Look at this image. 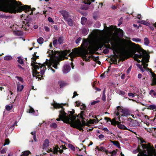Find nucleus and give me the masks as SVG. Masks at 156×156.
<instances>
[{"label": "nucleus", "mask_w": 156, "mask_h": 156, "mask_svg": "<svg viewBox=\"0 0 156 156\" xmlns=\"http://www.w3.org/2000/svg\"><path fill=\"white\" fill-rule=\"evenodd\" d=\"M151 73L152 77V82L151 84V86H154L156 85V75L154 73L152 72L151 69L150 71Z\"/></svg>", "instance_id": "f8f14e48"}, {"label": "nucleus", "mask_w": 156, "mask_h": 156, "mask_svg": "<svg viewBox=\"0 0 156 156\" xmlns=\"http://www.w3.org/2000/svg\"><path fill=\"white\" fill-rule=\"evenodd\" d=\"M70 66L69 65H64L63 69V73H66L69 72L70 70Z\"/></svg>", "instance_id": "ddd939ff"}, {"label": "nucleus", "mask_w": 156, "mask_h": 156, "mask_svg": "<svg viewBox=\"0 0 156 156\" xmlns=\"http://www.w3.org/2000/svg\"><path fill=\"white\" fill-rule=\"evenodd\" d=\"M115 118H116L111 120V121L110 122H111V124L114 126H115L116 125H117L119 123V122L115 120Z\"/></svg>", "instance_id": "4be33fe9"}, {"label": "nucleus", "mask_w": 156, "mask_h": 156, "mask_svg": "<svg viewBox=\"0 0 156 156\" xmlns=\"http://www.w3.org/2000/svg\"><path fill=\"white\" fill-rule=\"evenodd\" d=\"M93 121H94L93 123H97L98 122V119H94L93 120Z\"/></svg>", "instance_id": "0e129e2a"}, {"label": "nucleus", "mask_w": 156, "mask_h": 156, "mask_svg": "<svg viewBox=\"0 0 156 156\" xmlns=\"http://www.w3.org/2000/svg\"><path fill=\"white\" fill-rule=\"evenodd\" d=\"M95 0H85L83 2L87 4L90 5L91 4V2H94Z\"/></svg>", "instance_id": "cd10ccee"}, {"label": "nucleus", "mask_w": 156, "mask_h": 156, "mask_svg": "<svg viewBox=\"0 0 156 156\" xmlns=\"http://www.w3.org/2000/svg\"><path fill=\"white\" fill-rule=\"evenodd\" d=\"M22 4L19 1H14L13 0H7L5 12L10 13H16L20 12L23 10L28 14H33L31 7L30 6L24 5L22 6Z\"/></svg>", "instance_id": "20e7f679"}, {"label": "nucleus", "mask_w": 156, "mask_h": 156, "mask_svg": "<svg viewBox=\"0 0 156 156\" xmlns=\"http://www.w3.org/2000/svg\"><path fill=\"white\" fill-rule=\"evenodd\" d=\"M99 101H93L91 103V104L92 105H95L96 103H98Z\"/></svg>", "instance_id": "603ef678"}, {"label": "nucleus", "mask_w": 156, "mask_h": 156, "mask_svg": "<svg viewBox=\"0 0 156 156\" xmlns=\"http://www.w3.org/2000/svg\"><path fill=\"white\" fill-rule=\"evenodd\" d=\"M30 152L28 151H25L22 153L21 156H28L30 153Z\"/></svg>", "instance_id": "b1692460"}, {"label": "nucleus", "mask_w": 156, "mask_h": 156, "mask_svg": "<svg viewBox=\"0 0 156 156\" xmlns=\"http://www.w3.org/2000/svg\"><path fill=\"white\" fill-rule=\"evenodd\" d=\"M81 31H82V33L84 35H87V34L88 32L87 30L85 29H82L81 30Z\"/></svg>", "instance_id": "473e14b6"}, {"label": "nucleus", "mask_w": 156, "mask_h": 156, "mask_svg": "<svg viewBox=\"0 0 156 156\" xmlns=\"http://www.w3.org/2000/svg\"><path fill=\"white\" fill-rule=\"evenodd\" d=\"M144 44L146 45L147 46L149 45L150 43V41L147 37H145L144 38Z\"/></svg>", "instance_id": "393cba45"}, {"label": "nucleus", "mask_w": 156, "mask_h": 156, "mask_svg": "<svg viewBox=\"0 0 156 156\" xmlns=\"http://www.w3.org/2000/svg\"><path fill=\"white\" fill-rule=\"evenodd\" d=\"M132 40L134 41L137 42H140L141 41V40L139 38H133L132 39Z\"/></svg>", "instance_id": "e433bc0d"}, {"label": "nucleus", "mask_w": 156, "mask_h": 156, "mask_svg": "<svg viewBox=\"0 0 156 156\" xmlns=\"http://www.w3.org/2000/svg\"><path fill=\"white\" fill-rule=\"evenodd\" d=\"M31 134L33 135V138L34 139V140L35 141H37V139L36 138V132L35 131L34 132H31Z\"/></svg>", "instance_id": "2f4dec72"}, {"label": "nucleus", "mask_w": 156, "mask_h": 156, "mask_svg": "<svg viewBox=\"0 0 156 156\" xmlns=\"http://www.w3.org/2000/svg\"><path fill=\"white\" fill-rule=\"evenodd\" d=\"M87 19L84 17H83L81 19V23L82 25H84L87 21Z\"/></svg>", "instance_id": "a878e982"}, {"label": "nucleus", "mask_w": 156, "mask_h": 156, "mask_svg": "<svg viewBox=\"0 0 156 156\" xmlns=\"http://www.w3.org/2000/svg\"><path fill=\"white\" fill-rule=\"evenodd\" d=\"M9 143V139H7L5 140V142L3 144V146H4L6 145H8Z\"/></svg>", "instance_id": "49530a36"}, {"label": "nucleus", "mask_w": 156, "mask_h": 156, "mask_svg": "<svg viewBox=\"0 0 156 156\" xmlns=\"http://www.w3.org/2000/svg\"><path fill=\"white\" fill-rule=\"evenodd\" d=\"M7 151L6 148H3L1 151V153L2 154H4L6 153Z\"/></svg>", "instance_id": "a18cd8bd"}, {"label": "nucleus", "mask_w": 156, "mask_h": 156, "mask_svg": "<svg viewBox=\"0 0 156 156\" xmlns=\"http://www.w3.org/2000/svg\"><path fill=\"white\" fill-rule=\"evenodd\" d=\"M37 41L39 44H42L44 42V39L42 37H40L37 40Z\"/></svg>", "instance_id": "c85d7f7f"}, {"label": "nucleus", "mask_w": 156, "mask_h": 156, "mask_svg": "<svg viewBox=\"0 0 156 156\" xmlns=\"http://www.w3.org/2000/svg\"><path fill=\"white\" fill-rule=\"evenodd\" d=\"M58 43L59 44H61L63 43V38L62 37H59L58 40Z\"/></svg>", "instance_id": "7c9ffc66"}, {"label": "nucleus", "mask_w": 156, "mask_h": 156, "mask_svg": "<svg viewBox=\"0 0 156 156\" xmlns=\"http://www.w3.org/2000/svg\"><path fill=\"white\" fill-rule=\"evenodd\" d=\"M12 108L13 107L12 105L11 106L9 105H7L5 106V108L6 109V110L8 111H9L12 110Z\"/></svg>", "instance_id": "72a5a7b5"}, {"label": "nucleus", "mask_w": 156, "mask_h": 156, "mask_svg": "<svg viewBox=\"0 0 156 156\" xmlns=\"http://www.w3.org/2000/svg\"><path fill=\"white\" fill-rule=\"evenodd\" d=\"M81 46L82 50L84 51V53L82 55V58L86 61H89L90 56H87L88 54V51L92 53L94 51L95 47L94 45L88 40L86 39H83Z\"/></svg>", "instance_id": "39448f33"}, {"label": "nucleus", "mask_w": 156, "mask_h": 156, "mask_svg": "<svg viewBox=\"0 0 156 156\" xmlns=\"http://www.w3.org/2000/svg\"><path fill=\"white\" fill-rule=\"evenodd\" d=\"M138 22L141 24H143L146 26H149L150 25V24L149 23L143 20L138 21Z\"/></svg>", "instance_id": "5701e85b"}, {"label": "nucleus", "mask_w": 156, "mask_h": 156, "mask_svg": "<svg viewBox=\"0 0 156 156\" xmlns=\"http://www.w3.org/2000/svg\"><path fill=\"white\" fill-rule=\"evenodd\" d=\"M13 34L15 35L19 36L22 35V33L21 31L16 30L13 31Z\"/></svg>", "instance_id": "412c9836"}, {"label": "nucleus", "mask_w": 156, "mask_h": 156, "mask_svg": "<svg viewBox=\"0 0 156 156\" xmlns=\"http://www.w3.org/2000/svg\"><path fill=\"white\" fill-rule=\"evenodd\" d=\"M107 73L108 72H105L103 73L101 75V76L104 77L107 75Z\"/></svg>", "instance_id": "13d9d810"}, {"label": "nucleus", "mask_w": 156, "mask_h": 156, "mask_svg": "<svg viewBox=\"0 0 156 156\" xmlns=\"http://www.w3.org/2000/svg\"><path fill=\"white\" fill-rule=\"evenodd\" d=\"M108 153L111 154V156H115L116 154L117 151L115 150H114L112 152H109Z\"/></svg>", "instance_id": "f704fd0d"}, {"label": "nucleus", "mask_w": 156, "mask_h": 156, "mask_svg": "<svg viewBox=\"0 0 156 156\" xmlns=\"http://www.w3.org/2000/svg\"><path fill=\"white\" fill-rule=\"evenodd\" d=\"M44 30L46 31H49L50 30L49 28L47 27H44Z\"/></svg>", "instance_id": "4d7b16f0"}, {"label": "nucleus", "mask_w": 156, "mask_h": 156, "mask_svg": "<svg viewBox=\"0 0 156 156\" xmlns=\"http://www.w3.org/2000/svg\"><path fill=\"white\" fill-rule=\"evenodd\" d=\"M118 93L119 94L122 95H124L126 94L125 92L124 91L119 90L118 91Z\"/></svg>", "instance_id": "c03bdc74"}, {"label": "nucleus", "mask_w": 156, "mask_h": 156, "mask_svg": "<svg viewBox=\"0 0 156 156\" xmlns=\"http://www.w3.org/2000/svg\"><path fill=\"white\" fill-rule=\"evenodd\" d=\"M143 150L139 148L133 151V153L136 154L139 152L137 156H154L156 154L153 153V148L149 144H142L141 145Z\"/></svg>", "instance_id": "423d86ee"}, {"label": "nucleus", "mask_w": 156, "mask_h": 156, "mask_svg": "<svg viewBox=\"0 0 156 156\" xmlns=\"http://www.w3.org/2000/svg\"><path fill=\"white\" fill-rule=\"evenodd\" d=\"M81 8L82 9L84 10H86L88 8L87 6L83 7V6H82L81 7Z\"/></svg>", "instance_id": "052dcab7"}, {"label": "nucleus", "mask_w": 156, "mask_h": 156, "mask_svg": "<svg viewBox=\"0 0 156 156\" xmlns=\"http://www.w3.org/2000/svg\"><path fill=\"white\" fill-rule=\"evenodd\" d=\"M29 112L30 113H32L33 115H37L34 114L35 111H34V109L31 107L30 108L29 111Z\"/></svg>", "instance_id": "4c0bfd02"}, {"label": "nucleus", "mask_w": 156, "mask_h": 156, "mask_svg": "<svg viewBox=\"0 0 156 156\" xmlns=\"http://www.w3.org/2000/svg\"><path fill=\"white\" fill-rule=\"evenodd\" d=\"M48 20L50 22L52 23H53L54 22V21H53V20L51 17H48Z\"/></svg>", "instance_id": "8fccbe9b"}, {"label": "nucleus", "mask_w": 156, "mask_h": 156, "mask_svg": "<svg viewBox=\"0 0 156 156\" xmlns=\"http://www.w3.org/2000/svg\"><path fill=\"white\" fill-rule=\"evenodd\" d=\"M114 113L117 116L118 119H120V115L122 116H127L130 115V113L127 109L122 108L119 106L117 107Z\"/></svg>", "instance_id": "6e6552de"}, {"label": "nucleus", "mask_w": 156, "mask_h": 156, "mask_svg": "<svg viewBox=\"0 0 156 156\" xmlns=\"http://www.w3.org/2000/svg\"><path fill=\"white\" fill-rule=\"evenodd\" d=\"M81 40V37H79L77 39H76L75 41L76 43V44H78L80 42V41Z\"/></svg>", "instance_id": "09e8293b"}, {"label": "nucleus", "mask_w": 156, "mask_h": 156, "mask_svg": "<svg viewBox=\"0 0 156 156\" xmlns=\"http://www.w3.org/2000/svg\"><path fill=\"white\" fill-rule=\"evenodd\" d=\"M73 94V95L72 97V98H74L76 95H78V94H77V93L75 91L74 92Z\"/></svg>", "instance_id": "e2e57ef3"}, {"label": "nucleus", "mask_w": 156, "mask_h": 156, "mask_svg": "<svg viewBox=\"0 0 156 156\" xmlns=\"http://www.w3.org/2000/svg\"><path fill=\"white\" fill-rule=\"evenodd\" d=\"M111 143L119 148H120L119 143L117 141H111Z\"/></svg>", "instance_id": "6ab92c4d"}, {"label": "nucleus", "mask_w": 156, "mask_h": 156, "mask_svg": "<svg viewBox=\"0 0 156 156\" xmlns=\"http://www.w3.org/2000/svg\"><path fill=\"white\" fill-rule=\"evenodd\" d=\"M50 126L53 128H56L57 127V125L56 123H53L50 125Z\"/></svg>", "instance_id": "37998d69"}, {"label": "nucleus", "mask_w": 156, "mask_h": 156, "mask_svg": "<svg viewBox=\"0 0 156 156\" xmlns=\"http://www.w3.org/2000/svg\"><path fill=\"white\" fill-rule=\"evenodd\" d=\"M111 44L112 45V47H111L110 45L108 44L106 45L107 49H109L112 50L114 54L115 53H118V48L117 44L113 42H111Z\"/></svg>", "instance_id": "9d476101"}, {"label": "nucleus", "mask_w": 156, "mask_h": 156, "mask_svg": "<svg viewBox=\"0 0 156 156\" xmlns=\"http://www.w3.org/2000/svg\"><path fill=\"white\" fill-rule=\"evenodd\" d=\"M139 123L136 120H134L133 119L129 123V126L131 127H135L139 126Z\"/></svg>", "instance_id": "4468645a"}, {"label": "nucleus", "mask_w": 156, "mask_h": 156, "mask_svg": "<svg viewBox=\"0 0 156 156\" xmlns=\"http://www.w3.org/2000/svg\"><path fill=\"white\" fill-rule=\"evenodd\" d=\"M117 126L118 127L121 129L127 130H129V131L132 132V130H130V129L127 128V127L121 124L119 122V123L118 124Z\"/></svg>", "instance_id": "2eb2a0df"}, {"label": "nucleus", "mask_w": 156, "mask_h": 156, "mask_svg": "<svg viewBox=\"0 0 156 156\" xmlns=\"http://www.w3.org/2000/svg\"><path fill=\"white\" fill-rule=\"evenodd\" d=\"M58 84L60 88H62L65 87V86H66L68 84L67 83L62 80L59 81H58Z\"/></svg>", "instance_id": "dca6fc26"}, {"label": "nucleus", "mask_w": 156, "mask_h": 156, "mask_svg": "<svg viewBox=\"0 0 156 156\" xmlns=\"http://www.w3.org/2000/svg\"><path fill=\"white\" fill-rule=\"evenodd\" d=\"M104 137V136L102 134H100V135L98 137L100 139H102Z\"/></svg>", "instance_id": "bf43d9fd"}, {"label": "nucleus", "mask_w": 156, "mask_h": 156, "mask_svg": "<svg viewBox=\"0 0 156 156\" xmlns=\"http://www.w3.org/2000/svg\"><path fill=\"white\" fill-rule=\"evenodd\" d=\"M142 77V75L141 74L139 73L138 75V78L139 79H140Z\"/></svg>", "instance_id": "69168bd1"}, {"label": "nucleus", "mask_w": 156, "mask_h": 156, "mask_svg": "<svg viewBox=\"0 0 156 156\" xmlns=\"http://www.w3.org/2000/svg\"><path fill=\"white\" fill-rule=\"evenodd\" d=\"M79 52L78 50H76L72 52L69 54L70 56V58H71V60L73 59V58L75 57L76 56Z\"/></svg>", "instance_id": "a211bd4d"}, {"label": "nucleus", "mask_w": 156, "mask_h": 156, "mask_svg": "<svg viewBox=\"0 0 156 156\" xmlns=\"http://www.w3.org/2000/svg\"><path fill=\"white\" fill-rule=\"evenodd\" d=\"M49 146V140L48 139H46L44 140L43 145V149L45 150L48 152H52L54 154H57L58 151L60 154H61L63 152V150H65L67 149L65 146L62 145L60 147V148L58 146H56L55 147H53L52 148H48Z\"/></svg>", "instance_id": "0eeeda50"}, {"label": "nucleus", "mask_w": 156, "mask_h": 156, "mask_svg": "<svg viewBox=\"0 0 156 156\" xmlns=\"http://www.w3.org/2000/svg\"><path fill=\"white\" fill-rule=\"evenodd\" d=\"M17 58L18 59L17 61L21 65L23 64L24 62L23 59L21 58L20 57H17Z\"/></svg>", "instance_id": "c756f323"}, {"label": "nucleus", "mask_w": 156, "mask_h": 156, "mask_svg": "<svg viewBox=\"0 0 156 156\" xmlns=\"http://www.w3.org/2000/svg\"><path fill=\"white\" fill-rule=\"evenodd\" d=\"M36 52L34 53L33 55L34 57L32 58L33 60L31 62V65L34 68L33 71V75L34 76L37 77L39 76V72H38L37 69H39V66L40 67V73L41 75H43L46 68L45 67L46 65L48 66V69H51L53 72H55V70L52 68L51 66L54 68L58 69L57 66L59 65V57L60 55L58 52L53 51L52 50H50L47 52L48 54V56H50L49 59H46V62L43 64H41L39 63V66L36 65V62H35L36 59L38 58V56H36Z\"/></svg>", "instance_id": "f257e3e1"}, {"label": "nucleus", "mask_w": 156, "mask_h": 156, "mask_svg": "<svg viewBox=\"0 0 156 156\" xmlns=\"http://www.w3.org/2000/svg\"><path fill=\"white\" fill-rule=\"evenodd\" d=\"M12 59V57L11 55H7L4 58V60L7 61L11 60Z\"/></svg>", "instance_id": "aec40b11"}, {"label": "nucleus", "mask_w": 156, "mask_h": 156, "mask_svg": "<svg viewBox=\"0 0 156 156\" xmlns=\"http://www.w3.org/2000/svg\"><path fill=\"white\" fill-rule=\"evenodd\" d=\"M131 69V66H130L129 68L127 70V73H129Z\"/></svg>", "instance_id": "680f3d73"}, {"label": "nucleus", "mask_w": 156, "mask_h": 156, "mask_svg": "<svg viewBox=\"0 0 156 156\" xmlns=\"http://www.w3.org/2000/svg\"><path fill=\"white\" fill-rule=\"evenodd\" d=\"M111 39L110 37H107L105 39V43H109L111 41Z\"/></svg>", "instance_id": "58836bf2"}, {"label": "nucleus", "mask_w": 156, "mask_h": 156, "mask_svg": "<svg viewBox=\"0 0 156 156\" xmlns=\"http://www.w3.org/2000/svg\"><path fill=\"white\" fill-rule=\"evenodd\" d=\"M76 106H79V105H80V103L79 101H76Z\"/></svg>", "instance_id": "338daca9"}, {"label": "nucleus", "mask_w": 156, "mask_h": 156, "mask_svg": "<svg viewBox=\"0 0 156 156\" xmlns=\"http://www.w3.org/2000/svg\"><path fill=\"white\" fill-rule=\"evenodd\" d=\"M103 52L105 54H107L109 52V50L108 49H105L104 50Z\"/></svg>", "instance_id": "6e6d98bb"}, {"label": "nucleus", "mask_w": 156, "mask_h": 156, "mask_svg": "<svg viewBox=\"0 0 156 156\" xmlns=\"http://www.w3.org/2000/svg\"><path fill=\"white\" fill-rule=\"evenodd\" d=\"M156 91L153 90H151L150 91V94L152 96H155L156 95Z\"/></svg>", "instance_id": "c9c22d12"}, {"label": "nucleus", "mask_w": 156, "mask_h": 156, "mask_svg": "<svg viewBox=\"0 0 156 156\" xmlns=\"http://www.w3.org/2000/svg\"><path fill=\"white\" fill-rule=\"evenodd\" d=\"M128 96L129 97H131L132 98H133L134 97V94L132 93H130L128 94Z\"/></svg>", "instance_id": "5fc2aeb1"}, {"label": "nucleus", "mask_w": 156, "mask_h": 156, "mask_svg": "<svg viewBox=\"0 0 156 156\" xmlns=\"http://www.w3.org/2000/svg\"><path fill=\"white\" fill-rule=\"evenodd\" d=\"M102 99L103 101H105L106 100V97L105 94H103L102 97Z\"/></svg>", "instance_id": "3c124183"}, {"label": "nucleus", "mask_w": 156, "mask_h": 156, "mask_svg": "<svg viewBox=\"0 0 156 156\" xmlns=\"http://www.w3.org/2000/svg\"><path fill=\"white\" fill-rule=\"evenodd\" d=\"M98 150L99 151L105 152L106 153H107V152H108V151H107V150L105 149V148L103 147H100L99 148H98Z\"/></svg>", "instance_id": "bb28decb"}, {"label": "nucleus", "mask_w": 156, "mask_h": 156, "mask_svg": "<svg viewBox=\"0 0 156 156\" xmlns=\"http://www.w3.org/2000/svg\"><path fill=\"white\" fill-rule=\"evenodd\" d=\"M149 108L151 109H156V106L154 105H151L149 106Z\"/></svg>", "instance_id": "ea45409f"}, {"label": "nucleus", "mask_w": 156, "mask_h": 156, "mask_svg": "<svg viewBox=\"0 0 156 156\" xmlns=\"http://www.w3.org/2000/svg\"><path fill=\"white\" fill-rule=\"evenodd\" d=\"M17 90L18 91H21L24 88V86L21 85L19 82H17Z\"/></svg>", "instance_id": "f3484780"}, {"label": "nucleus", "mask_w": 156, "mask_h": 156, "mask_svg": "<svg viewBox=\"0 0 156 156\" xmlns=\"http://www.w3.org/2000/svg\"><path fill=\"white\" fill-rule=\"evenodd\" d=\"M15 78L16 79H17L19 81H20V82H21L22 83H23L24 82V81L23 80V79L20 77H19L18 76H16L15 77Z\"/></svg>", "instance_id": "a19ab883"}, {"label": "nucleus", "mask_w": 156, "mask_h": 156, "mask_svg": "<svg viewBox=\"0 0 156 156\" xmlns=\"http://www.w3.org/2000/svg\"><path fill=\"white\" fill-rule=\"evenodd\" d=\"M58 41L56 39L54 40L53 41V44L55 46L58 44Z\"/></svg>", "instance_id": "de8ad7c7"}, {"label": "nucleus", "mask_w": 156, "mask_h": 156, "mask_svg": "<svg viewBox=\"0 0 156 156\" xmlns=\"http://www.w3.org/2000/svg\"><path fill=\"white\" fill-rule=\"evenodd\" d=\"M68 146L69 148H70L72 150L74 151L75 150V148L74 146L72 144H69L68 145Z\"/></svg>", "instance_id": "79ce46f5"}, {"label": "nucleus", "mask_w": 156, "mask_h": 156, "mask_svg": "<svg viewBox=\"0 0 156 156\" xmlns=\"http://www.w3.org/2000/svg\"><path fill=\"white\" fill-rule=\"evenodd\" d=\"M129 48L126 49L127 53L129 54L130 56L133 57L135 60L138 62H141L142 65H137V66L142 72H144L145 70L148 69L147 68L148 64L147 63L149 62V58L148 55L146 51L140 48H137L136 44L131 41L129 42L128 44Z\"/></svg>", "instance_id": "f03ea898"}, {"label": "nucleus", "mask_w": 156, "mask_h": 156, "mask_svg": "<svg viewBox=\"0 0 156 156\" xmlns=\"http://www.w3.org/2000/svg\"><path fill=\"white\" fill-rule=\"evenodd\" d=\"M7 0H0V10L5 12Z\"/></svg>", "instance_id": "9b49d317"}, {"label": "nucleus", "mask_w": 156, "mask_h": 156, "mask_svg": "<svg viewBox=\"0 0 156 156\" xmlns=\"http://www.w3.org/2000/svg\"><path fill=\"white\" fill-rule=\"evenodd\" d=\"M105 119L107 121V122H108V121H110V122L111 120L110 118L108 117H105Z\"/></svg>", "instance_id": "864d4df0"}, {"label": "nucleus", "mask_w": 156, "mask_h": 156, "mask_svg": "<svg viewBox=\"0 0 156 156\" xmlns=\"http://www.w3.org/2000/svg\"><path fill=\"white\" fill-rule=\"evenodd\" d=\"M137 18L140 19L141 18V15L140 14H138L137 15Z\"/></svg>", "instance_id": "774afa93"}, {"label": "nucleus", "mask_w": 156, "mask_h": 156, "mask_svg": "<svg viewBox=\"0 0 156 156\" xmlns=\"http://www.w3.org/2000/svg\"><path fill=\"white\" fill-rule=\"evenodd\" d=\"M52 105L54 108H61L59 111V118L56 119L57 121L62 120L63 122L70 124L71 127L77 128L80 130L82 129V126L85 125V122H82V123L79 120H76V117L74 115V110L69 111L68 114L65 112L64 109L62 106V104H59L55 102L52 104Z\"/></svg>", "instance_id": "7ed1b4c3"}, {"label": "nucleus", "mask_w": 156, "mask_h": 156, "mask_svg": "<svg viewBox=\"0 0 156 156\" xmlns=\"http://www.w3.org/2000/svg\"><path fill=\"white\" fill-rule=\"evenodd\" d=\"M61 13L63 16L64 20L67 22L68 24L70 26L73 25V20L71 18V16L69 15L68 12L65 10L61 11Z\"/></svg>", "instance_id": "1a4fd4ad"}]
</instances>
